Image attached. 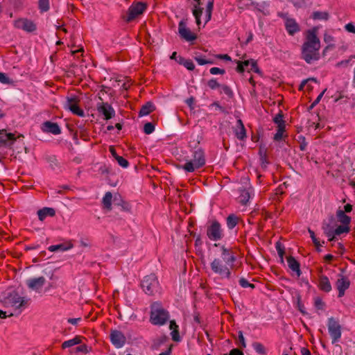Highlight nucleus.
Listing matches in <instances>:
<instances>
[{
  "mask_svg": "<svg viewBox=\"0 0 355 355\" xmlns=\"http://www.w3.org/2000/svg\"><path fill=\"white\" fill-rule=\"evenodd\" d=\"M221 250L223 261L219 258L214 259L210 263V268L211 271L218 275L220 279H229L232 275L231 268L236 261V257L230 249L225 246L221 247Z\"/></svg>",
  "mask_w": 355,
  "mask_h": 355,
  "instance_id": "nucleus-1",
  "label": "nucleus"
},
{
  "mask_svg": "<svg viewBox=\"0 0 355 355\" xmlns=\"http://www.w3.org/2000/svg\"><path fill=\"white\" fill-rule=\"evenodd\" d=\"M320 41L317 36V30L313 28L306 31L305 42L302 46V58L308 64L320 59Z\"/></svg>",
  "mask_w": 355,
  "mask_h": 355,
  "instance_id": "nucleus-2",
  "label": "nucleus"
},
{
  "mask_svg": "<svg viewBox=\"0 0 355 355\" xmlns=\"http://www.w3.org/2000/svg\"><path fill=\"white\" fill-rule=\"evenodd\" d=\"M27 304V300L19 296L17 293L10 295L4 302L5 306L10 309L9 316L19 315Z\"/></svg>",
  "mask_w": 355,
  "mask_h": 355,
  "instance_id": "nucleus-3",
  "label": "nucleus"
},
{
  "mask_svg": "<svg viewBox=\"0 0 355 355\" xmlns=\"http://www.w3.org/2000/svg\"><path fill=\"white\" fill-rule=\"evenodd\" d=\"M169 313L158 302H154L150 306V322L157 326H162L169 320Z\"/></svg>",
  "mask_w": 355,
  "mask_h": 355,
  "instance_id": "nucleus-4",
  "label": "nucleus"
},
{
  "mask_svg": "<svg viewBox=\"0 0 355 355\" xmlns=\"http://www.w3.org/2000/svg\"><path fill=\"white\" fill-rule=\"evenodd\" d=\"M205 164V155L204 150L200 148H196L192 154V159L187 161L182 166L186 172L192 173Z\"/></svg>",
  "mask_w": 355,
  "mask_h": 355,
  "instance_id": "nucleus-5",
  "label": "nucleus"
},
{
  "mask_svg": "<svg viewBox=\"0 0 355 355\" xmlns=\"http://www.w3.org/2000/svg\"><path fill=\"white\" fill-rule=\"evenodd\" d=\"M143 291L149 295L159 292V282L154 274L146 276L141 284Z\"/></svg>",
  "mask_w": 355,
  "mask_h": 355,
  "instance_id": "nucleus-6",
  "label": "nucleus"
},
{
  "mask_svg": "<svg viewBox=\"0 0 355 355\" xmlns=\"http://www.w3.org/2000/svg\"><path fill=\"white\" fill-rule=\"evenodd\" d=\"M79 98L74 94H70L67 96L66 101L64 104V107L70 110L73 114L78 116H84V111L79 107Z\"/></svg>",
  "mask_w": 355,
  "mask_h": 355,
  "instance_id": "nucleus-7",
  "label": "nucleus"
},
{
  "mask_svg": "<svg viewBox=\"0 0 355 355\" xmlns=\"http://www.w3.org/2000/svg\"><path fill=\"white\" fill-rule=\"evenodd\" d=\"M207 236L212 241H218L224 236L223 230L221 225L216 220L211 222L207 227Z\"/></svg>",
  "mask_w": 355,
  "mask_h": 355,
  "instance_id": "nucleus-8",
  "label": "nucleus"
},
{
  "mask_svg": "<svg viewBox=\"0 0 355 355\" xmlns=\"http://www.w3.org/2000/svg\"><path fill=\"white\" fill-rule=\"evenodd\" d=\"M327 327L329 334L332 339V343L334 344L339 341L341 338V326L338 321L331 317L328 319Z\"/></svg>",
  "mask_w": 355,
  "mask_h": 355,
  "instance_id": "nucleus-9",
  "label": "nucleus"
},
{
  "mask_svg": "<svg viewBox=\"0 0 355 355\" xmlns=\"http://www.w3.org/2000/svg\"><path fill=\"white\" fill-rule=\"evenodd\" d=\"M146 8V4L141 2L132 4L128 10L126 16L123 17L124 20L127 22L132 21L139 15H141Z\"/></svg>",
  "mask_w": 355,
  "mask_h": 355,
  "instance_id": "nucleus-10",
  "label": "nucleus"
},
{
  "mask_svg": "<svg viewBox=\"0 0 355 355\" xmlns=\"http://www.w3.org/2000/svg\"><path fill=\"white\" fill-rule=\"evenodd\" d=\"M15 28L23 30L27 33H32L36 30V24L26 18H19L13 22Z\"/></svg>",
  "mask_w": 355,
  "mask_h": 355,
  "instance_id": "nucleus-11",
  "label": "nucleus"
},
{
  "mask_svg": "<svg viewBox=\"0 0 355 355\" xmlns=\"http://www.w3.org/2000/svg\"><path fill=\"white\" fill-rule=\"evenodd\" d=\"M245 70H247L248 71H252L257 73H260V70L257 67V62L254 61V60L237 61V72L243 73Z\"/></svg>",
  "mask_w": 355,
  "mask_h": 355,
  "instance_id": "nucleus-12",
  "label": "nucleus"
},
{
  "mask_svg": "<svg viewBox=\"0 0 355 355\" xmlns=\"http://www.w3.org/2000/svg\"><path fill=\"white\" fill-rule=\"evenodd\" d=\"M178 33L182 39L187 42H192L197 38L196 35L187 27L184 20H181L178 24Z\"/></svg>",
  "mask_w": 355,
  "mask_h": 355,
  "instance_id": "nucleus-13",
  "label": "nucleus"
},
{
  "mask_svg": "<svg viewBox=\"0 0 355 355\" xmlns=\"http://www.w3.org/2000/svg\"><path fill=\"white\" fill-rule=\"evenodd\" d=\"M110 340L116 348L122 347L126 341L124 334L118 330H113L110 333Z\"/></svg>",
  "mask_w": 355,
  "mask_h": 355,
  "instance_id": "nucleus-14",
  "label": "nucleus"
},
{
  "mask_svg": "<svg viewBox=\"0 0 355 355\" xmlns=\"http://www.w3.org/2000/svg\"><path fill=\"white\" fill-rule=\"evenodd\" d=\"M336 221L333 216L329 218L328 220H324L322 224V229L324 234L328 238L330 241L331 237H333V232L336 227Z\"/></svg>",
  "mask_w": 355,
  "mask_h": 355,
  "instance_id": "nucleus-15",
  "label": "nucleus"
},
{
  "mask_svg": "<svg viewBox=\"0 0 355 355\" xmlns=\"http://www.w3.org/2000/svg\"><path fill=\"white\" fill-rule=\"evenodd\" d=\"M97 110L99 113L102 114L104 116V118L106 120L112 119L115 114L114 110L107 103H98Z\"/></svg>",
  "mask_w": 355,
  "mask_h": 355,
  "instance_id": "nucleus-16",
  "label": "nucleus"
},
{
  "mask_svg": "<svg viewBox=\"0 0 355 355\" xmlns=\"http://www.w3.org/2000/svg\"><path fill=\"white\" fill-rule=\"evenodd\" d=\"M46 279L44 277L37 278H31L26 280V283L28 287L33 291H40L44 286Z\"/></svg>",
  "mask_w": 355,
  "mask_h": 355,
  "instance_id": "nucleus-17",
  "label": "nucleus"
},
{
  "mask_svg": "<svg viewBox=\"0 0 355 355\" xmlns=\"http://www.w3.org/2000/svg\"><path fill=\"white\" fill-rule=\"evenodd\" d=\"M350 282L347 277L341 275L340 278L338 279L336 283V288L338 291V297H342L344 296L345 291L349 288Z\"/></svg>",
  "mask_w": 355,
  "mask_h": 355,
  "instance_id": "nucleus-18",
  "label": "nucleus"
},
{
  "mask_svg": "<svg viewBox=\"0 0 355 355\" xmlns=\"http://www.w3.org/2000/svg\"><path fill=\"white\" fill-rule=\"evenodd\" d=\"M42 130L44 132L51 133L57 135L61 133V129L57 123L49 121H45L42 125Z\"/></svg>",
  "mask_w": 355,
  "mask_h": 355,
  "instance_id": "nucleus-19",
  "label": "nucleus"
},
{
  "mask_svg": "<svg viewBox=\"0 0 355 355\" xmlns=\"http://www.w3.org/2000/svg\"><path fill=\"white\" fill-rule=\"evenodd\" d=\"M285 28L290 35H293L300 31V26L295 19L286 17L285 19Z\"/></svg>",
  "mask_w": 355,
  "mask_h": 355,
  "instance_id": "nucleus-20",
  "label": "nucleus"
},
{
  "mask_svg": "<svg viewBox=\"0 0 355 355\" xmlns=\"http://www.w3.org/2000/svg\"><path fill=\"white\" fill-rule=\"evenodd\" d=\"M286 260L288 266L293 275H295L297 277H300L302 274L300 263L292 256L288 257Z\"/></svg>",
  "mask_w": 355,
  "mask_h": 355,
  "instance_id": "nucleus-21",
  "label": "nucleus"
},
{
  "mask_svg": "<svg viewBox=\"0 0 355 355\" xmlns=\"http://www.w3.org/2000/svg\"><path fill=\"white\" fill-rule=\"evenodd\" d=\"M15 139L14 134L8 133L5 130H0V145L10 146Z\"/></svg>",
  "mask_w": 355,
  "mask_h": 355,
  "instance_id": "nucleus-22",
  "label": "nucleus"
},
{
  "mask_svg": "<svg viewBox=\"0 0 355 355\" xmlns=\"http://www.w3.org/2000/svg\"><path fill=\"white\" fill-rule=\"evenodd\" d=\"M234 133L236 138L239 140H243L246 138V130L243 121L241 119H238L236 121Z\"/></svg>",
  "mask_w": 355,
  "mask_h": 355,
  "instance_id": "nucleus-23",
  "label": "nucleus"
},
{
  "mask_svg": "<svg viewBox=\"0 0 355 355\" xmlns=\"http://www.w3.org/2000/svg\"><path fill=\"white\" fill-rule=\"evenodd\" d=\"M318 287L321 291L326 293L330 292L332 288L329 278L322 275L319 277Z\"/></svg>",
  "mask_w": 355,
  "mask_h": 355,
  "instance_id": "nucleus-24",
  "label": "nucleus"
},
{
  "mask_svg": "<svg viewBox=\"0 0 355 355\" xmlns=\"http://www.w3.org/2000/svg\"><path fill=\"white\" fill-rule=\"evenodd\" d=\"M55 215V209L51 207H44L37 211L38 218L40 221H44L48 216L53 217Z\"/></svg>",
  "mask_w": 355,
  "mask_h": 355,
  "instance_id": "nucleus-25",
  "label": "nucleus"
},
{
  "mask_svg": "<svg viewBox=\"0 0 355 355\" xmlns=\"http://www.w3.org/2000/svg\"><path fill=\"white\" fill-rule=\"evenodd\" d=\"M73 245L72 244V243L71 241H68V242H66L64 243L50 245L48 248V250L51 252H56V251L64 252V251H67V250L73 248Z\"/></svg>",
  "mask_w": 355,
  "mask_h": 355,
  "instance_id": "nucleus-26",
  "label": "nucleus"
},
{
  "mask_svg": "<svg viewBox=\"0 0 355 355\" xmlns=\"http://www.w3.org/2000/svg\"><path fill=\"white\" fill-rule=\"evenodd\" d=\"M196 3L193 6V8L192 10L193 15L195 17L196 21L198 26H200L201 24L200 17L202 15L203 8L200 7V1L201 0H194Z\"/></svg>",
  "mask_w": 355,
  "mask_h": 355,
  "instance_id": "nucleus-27",
  "label": "nucleus"
},
{
  "mask_svg": "<svg viewBox=\"0 0 355 355\" xmlns=\"http://www.w3.org/2000/svg\"><path fill=\"white\" fill-rule=\"evenodd\" d=\"M350 231L349 226L340 225L337 226L336 224L335 229L333 232V237H331L330 241H336V237L340 236L343 234H347Z\"/></svg>",
  "mask_w": 355,
  "mask_h": 355,
  "instance_id": "nucleus-28",
  "label": "nucleus"
},
{
  "mask_svg": "<svg viewBox=\"0 0 355 355\" xmlns=\"http://www.w3.org/2000/svg\"><path fill=\"white\" fill-rule=\"evenodd\" d=\"M336 218L338 222L341 223V225L349 226L350 222H351V218L348 216H347L344 211L339 209L336 211Z\"/></svg>",
  "mask_w": 355,
  "mask_h": 355,
  "instance_id": "nucleus-29",
  "label": "nucleus"
},
{
  "mask_svg": "<svg viewBox=\"0 0 355 355\" xmlns=\"http://www.w3.org/2000/svg\"><path fill=\"white\" fill-rule=\"evenodd\" d=\"M250 189H240L239 200L243 205H246L250 198Z\"/></svg>",
  "mask_w": 355,
  "mask_h": 355,
  "instance_id": "nucleus-30",
  "label": "nucleus"
},
{
  "mask_svg": "<svg viewBox=\"0 0 355 355\" xmlns=\"http://www.w3.org/2000/svg\"><path fill=\"white\" fill-rule=\"evenodd\" d=\"M214 0H209L206 6L205 15V24H207L211 20V13L214 8Z\"/></svg>",
  "mask_w": 355,
  "mask_h": 355,
  "instance_id": "nucleus-31",
  "label": "nucleus"
},
{
  "mask_svg": "<svg viewBox=\"0 0 355 355\" xmlns=\"http://www.w3.org/2000/svg\"><path fill=\"white\" fill-rule=\"evenodd\" d=\"M80 342H81V340H80V337L76 336L72 339L64 341L62 344V348L64 349H67L69 347H71L74 345L80 344Z\"/></svg>",
  "mask_w": 355,
  "mask_h": 355,
  "instance_id": "nucleus-32",
  "label": "nucleus"
},
{
  "mask_svg": "<svg viewBox=\"0 0 355 355\" xmlns=\"http://www.w3.org/2000/svg\"><path fill=\"white\" fill-rule=\"evenodd\" d=\"M112 194L111 192H107L103 198V204L105 209L111 210L112 209Z\"/></svg>",
  "mask_w": 355,
  "mask_h": 355,
  "instance_id": "nucleus-33",
  "label": "nucleus"
},
{
  "mask_svg": "<svg viewBox=\"0 0 355 355\" xmlns=\"http://www.w3.org/2000/svg\"><path fill=\"white\" fill-rule=\"evenodd\" d=\"M154 110V106L151 103H147L143 105L139 111V116H146Z\"/></svg>",
  "mask_w": 355,
  "mask_h": 355,
  "instance_id": "nucleus-34",
  "label": "nucleus"
},
{
  "mask_svg": "<svg viewBox=\"0 0 355 355\" xmlns=\"http://www.w3.org/2000/svg\"><path fill=\"white\" fill-rule=\"evenodd\" d=\"M238 223V218L234 214L230 215L227 218V226L230 230H232Z\"/></svg>",
  "mask_w": 355,
  "mask_h": 355,
  "instance_id": "nucleus-35",
  "label": "nucleus"
},
{
  "mask_svg": "<svg viewBox=\"0 0 355 355\" xmlns=\"http://www.w3.org/2000/svg\"><path fill=\"white\" fill-rule=\"evenodd\" d=\"M179 63L182 64L189 71H193L195 69V65L191 60H185L183 58H180Z\"/></svg>",
  "mask_w": 355,
  "mask_h": 355,
  "instance_id": "nucleus-36",
  "label": "nucleus"
},
{
  "mask_svg": "<svg viewBox=\"0 0 355 355\" xmlns=\"http://www.w3.org/2000/svg\"><path fill=\"white\" fill-rule=\"evenodd\" d=\"M313 17L314 19L327 20L329 18V14L327 12L317 11L313 13Z\"/></svg>",
  "mask_w": 355,
  "mask_h": 355,
  "instance_id": "nucleus-37",
  "label": "nucleus"
},
{
  "mask_svg": "<svg viewBox=\"0 0 355 355\" xmlns=\"http://www.w3.org/2000/svg\"><path fill=\"white\" fill-rule=\"evenodd\" d=\"M273 122L277 125V128H279V125L282 127H286L285 121L283 119V115L281 112L274 117Z\"/></svg>",
  "mask_w": 355,
  "mask_h": 355,
  "instance_id": "nucleus-38",
  "label": "nucleus"
},
{
  "mask_svg": "<svg viewBox=\"0 0 355 355\" xmlns=\"http://www.w3.org/2000/svg\"><path fill=\"white\" fill-rule=\"evenodd\" d=\"M252 347L257 354L262 355L266 354L265 347L261 343L255 342L252 344Z\"/></svg>",
  "mask_w": 355,
  "mask_h": 355,
  "instance_id": "nucleus-39",
  "label": "nucleus"
},
{
  "mask_svg": "<svg viewBox=\"0 0 355 355\" xmlns=\"http://www.w3.org/2000/svg\"><path fill=\"white\" fill-rule=\"evenodd\" d=\"M285 128L286 127H282L280 125H279V128H277V131L273 137L275 141H279L280 140L282 139L283 136H284V132L285 131Z\"/></svg>",
  "mask_w": 355,
  "mask_h": 355,
  "instance_id": "nucleus-40",
  "label": "nucleus"
},
{
  "mask_svg": "<svg viewBox=\"0 0 355 355\" xmlns=\"http://www.w3.org/2000/svg\"><path fill=\"white\" fill-rule=\"evenodd\" d=\"M39 8L42 12H46L49 10V0H39Z\"/></svg>",
  "mask_w": 355,
  "mask_h": 355,
  "instance_id": "nucleus-41",
  "label": "nucleus"
},
{
  "mask_svg": "<svg viewBox=\"0 0 355 355\" xmlns=\"http://www.w3.org/2000/svg\"><path fill=\"white\" fill-rule=\"evenodd\" d=\"M219 89L220 93H224L229 97H232L233 96V92L229 86L226 85H220Z\"/></svg>",
  "mask_w": 355,
  "mask_h": 355,
  "instance_id": "nucleus-42",
  "label": "nucleus"
},
{
  "mask_svg": "<svg viewBox=\"0 0 355 355\" xmlns=\"http://www.w3.org/2000/svg\"><path fill=\"white\" fill-rule=\"evenodd\" d=\"M314 305L315 307L318 310H323L324 309V303L319 297L314 298Z\"/></svg>",
  "mask_w": 355,
  "mask_h": 355,
  "instance_id": "nucleus-43",
  "label": "nucleus"
},
{
  "mask_svg": "<svg viewBox=\"0 0 355 355\" xmlns=\"http://www.w3.org/2000/svg\"><path fill=\"white\" fill-rule=\"evenodd\" d=\"M0 83L10 85L12 83V80L5 73L0 72Z\"/></svg>",
  "mask_w": 355,
  "mask_h": 355,
  "instance_id": "nucleus-44",
  "label": "nucleus"
},
{
  "mask_svg": "<svg viewBox=\"0 0 355 355\" xmlns=\"http://www.w3.org/2000/svg\"><path fill=\"white\" fill-rule=\"evenodd\" d=\"M154 130L155 126L152 123H146L144 126V132L147 135L153 133Z\"/></svg>",
  "mask_w": 355,
  "mask_h": 355,
  "instance_id": "nucleus-45",
  "label": "nucleus"
},
{
  "mask_svg": "<svg viewBox=\"0 0 355 355\" xmlns=\"http://www.w3.org/2000/svg\"><path fill=\"white\" fill-rule=\"evenodd\" d=\"M116 160L119 166H121L123 168H127L129 166V163L127 159L123 158L121 156H117L116 157Z\"/></svg>",
  "mask_w": 355,
  "mask_h": 355,
  "instance_id": "nucleus-46",
  "label": "nucleus"
},
{
  "mask_svg": "<svg viewBox=\"0 0 355 355\" xmlns=\"http://www.w3.org/2000/svg\"><path fill=\"white\" fill-rule=\"evenodd\" d=\"M207 85L209 86V88H211V89H219L220 87V85L218 83V81L214 79V78H212L211 80H209L207 83Z\"/></svg>",
  "mask_w": 355,
  "mask_h": 355,
  "instance_id": "nucleus-47",
  "label": "nucleus"
},
{
  "mask_svg": "<svg viewBox=\"0 0 355 355\" xmlns=\"http://www.w3.org/2000/svg\"><path fill=\"white\" fill-rule=\"evenodd\" d=\"M239 284L243 288H248V287H250L251 288H254V284L249 283L248 281L243 277H242L239 279Z\"/></svg>",
  "mask_w": 355,
  "mask_h": 355,
  "instance_id": "nucleus-48",
  "label": "nucleus"
},
{
  "mask_svg": "<svg viewBox=\"0 0 355 355\" xmlns=\"http://www.w3.org/2000/svg\"><path fill=\"white\" fill-rule=\"evenodd\" d=\"M196 61L198 62L199 65H204L206 64H213L214 62L211 60H206L204 58L201 56H196L195 57Z\"/></svg>",
  "mask_w": 355,
  "mask_h": 355,
  "instance_id": "nucleus-49",
  "label": "nucleus"
},
{
  "mask_svg": "<svg viewBox=\"0 0 355 355\" xmlns=\"http://www.w3.org/2000/svg\"><path fill=\"white\" fill-rule=\"evenodd\" d=\"M309 233L310 234V236L314 243V245L318 248L320 246H322V245L320 243V241L318 240V239L315 237V233L313 230H311V229H309Z\"/></svg>",
  "mask_w": 355,
  "mask_h": 355,
  "instance_id": "nucleus-50",
  "label": "nucleus"
},
{
  "mask_svg": "<svg viewBox=\"0 0 355 355\" xmlns=\"http://www.w3.org/2000/svg\"><path fill=\"white\" fill-rule=\"evenodd\" d=\"M210 73L212 75L221 74L223 75L225 73V71L223 69H220L218 67H212L209 70Z\"/></svg>",
  "mask_w": 355,
  "mask_h": 355,
  "instance_id": "nucleus-51",
  "label": "nucleus"
},
{
  "mask_svg": "<svg viewBox=\"0 0 355 355\" xmlns=\"http://www.w3.org/2000/svg\"><path fill=\"white\" fill-rule=\"evenodd\" d=\"M300 140V149L302 151L305 150L307 146V142L306 141L305 137L300 136L299 137Z\"/></svg>",
  "mask_w": 355,
  "mask_h": 355,
  "instance_id": "nucleus-52",
  "label": "nucleus"
},
{
  "mask_svg": "<svg viewBox=\"0 0 355 355\" xmlns=\"http://www.w3.org/2000/svg\"><path fill=\"white\" fill-rule=\"evenodd\" d=\"M324 41L325 43L329 44H333L332 43L334 42V37L331 35L327 33H324Z\"/></svg>",
  "mask_w": 355,
  "mask_h": 355,
  "instance_id": "nucleus-53",
  "label": "nucleus"
},
{
  "mask_svg": "<svg viewBox=\"0 0 355 355\" xmlns=\"http://www.w3.org/2000/svg\"><path fill=\"white\" fill-rule=\"evenodd\" d=\"M238 334H239V340L240 343L239 345L241 347L245 348L246 347V343L245 341L244 336L243 335V332L241 331H239Z\"/></svg>",
  "mask_w": 355,
  "mask_h": 355,
  "instance_id": "nucleus-54",
  "label": "nucleus"
},
{
  "mask_svg": "<svg viewBox=\"0 0 355 355\" xmlns=\"http://www.w3.org/2000/svg\"><path fill=\"white\" fill-rule=\"evenodd\" d=\"M310 81H313V82H315V83H316V79H315V78H308V79H306V80H304L301 83V84H300V87H299V89H300V90H302V89H303V88H304L306 85H308V83H309Z\"/></svg>",
  "mask_w": 355,
  "mask_h": 355,
  "instance_id": "nucleus-55",
  "label": "nucleus"
},
{
  "mask_svg": "<svg viewBox=\"0 0 355 355\" xmlns=\"http://www.w3.org/2000/svg\"><path fill=\"white\" fill-rule=\"evenodd\" d=\"M171 337H172V339L174 340V341H180V335H179V331L178 330H173V331H171Z\"/></svg>",
  "mask_w": 355,
  "mask_h": 355,
  "instance_id": "nucleus-56",
  "label": "nucleus"
},
{
  "mask_svg": "<svg viewBox=\"0 0 355 355\" xmlns=\"http://www.w3.org/2000/svg\"><path fill=\"white\" fill-rule=\"evenodd\" d=\"M347 31L352 33H355V26L352 23H348L345 26Z\"/></svg>",
  "mask_w": 355,
  "mask_h": 355,
  "instance_id": "nucleus-57",
  "label": "nucleus"
},
{
  "mask_svg": "<svg viewBox=\"0 0 355 355\" xmlns=\"http://www.w3.org/2000/svg\"><path fill=\"white\" fill-rule=\"evenodd\" d=\"M216 57L219 59L227 60V61H231L232 58L230 56H229L227 54H218L216 55Z\"/></svg>",
  "mask_w": 355,
  "mask_h": 355,
  "instance_id": "nucleus-58",
  "label": "nucleus"
},
{
  "mask_svg": "<svg viewBox=\"0 0 355 355\" xmlns=\"http://www.w3.org/2000/svg\"><path fill=\"white\" fill-rule=\"evenodd\" d=\"M229 355H243V353L239 349H233L230 352Z\"/></svg>",
  "mask_w": 355,
  "mask_h": 355,
  "instance_id": "nucleus-59",
  "label": "nucleus"
},
{
  "mask_svg": "<svg viewBox=\"0 0 355 355\" xmlns=\"http://www.w3.org/2000/svg\"><path fill=\"white\" fill-rule=\"evenodd\" d=\"M327 89H324L316 98V99L313 101V104H318L320 101L321 98H322L324 94L325 93Z\"/></svg>",
  "mask_w": 355,
  "mask_h": 355,
  "instance_id": "nucleus-60",
  "label": "nucleus"
},
{
  "mask_svg": "<svg viewBox=\"0 0 355 355\" xmlns=\"http://www.w3.org/2000/svg\"><path fill=\"white\" fill-rule=\"evenodd\" d=\"M169 328L171 331L178 330V325L176 324V322L174 320H171V321H170Z\"/></svg>",
  "mask_w": 355,
  "mask_h": 355,
  "instance_id": "nucleus-61",
  "label": "nucleus"
},
{
  "mask_svg": "<svg viewBox=\"0 0 355 355\" xmlns=\"http://www.w3.org/2000/svg\"><path fill=\"white\" fill-rule=\"evenodd\" d=\"M80 320H81L80 318H69L67 321L69 323L76 325Z\"/></svg>",
  "mask_w": 355,
  "mask_h": 355,
  "instance_id": "nucleus-62",
  "label": "nucleus"
},
{
  "mask_svg": "<svg viewBox=\"0 0 355 355\" xmlns=\"http://www.w3.org/2000/svg\"><path fill=\"white\" fill-rule=\"evenodd\" d=\"M211 106L215 107H216V108H217L218 110H220L221 112H225V108H224V107H223L222 106H220V105H219V103H217V102H214V103H213L211 104Z\"/></svg>",
  "mask_w": 355,
  "mask_h": 355,
  "instance_id": "nucleus-63",
  "label": "nucleus"
},
{
  "mask_svg": "<svg viewBox=\"0 0 355 355\" xmlns=\"http://www.w3.org/2000/svg\"><path fill=\"white\" fill-rule=\"evenodd\" d=\"M301 354L302 355H311L310 351L306 347H302L301 349Z\"/></svg>",
  "mask_w": 355,
  "mask_h": 355,
  "instance_id": "nucleus-64",
  "label": "nucleus"
}]
</instances>
